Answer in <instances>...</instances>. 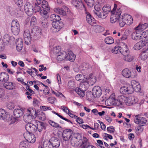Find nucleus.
<instances>
[{
    "instance_id": "nucleus-38",
    "label": "nucleus",
    "mask_w": 148,
    "mask_h": 148,
    "mask_svg": "<svg viewBox=\"0 0 148 148\" xmlns=\"http://www.w3.org/2000/svg\"><path fill=\"white\" fill-rule=\"evenodd\" d=\"M68 54L69 56V60L71 62H73L75 59L76 56L71 51H68Z\"/></svg>"
},
{
    "instance_id": "nucleus-3",
    "label": "nucleus",
    "mask_w": 148,
    "mask_h": 148,
    "mask_svg": "<svg viewBox=\"0 0 148 148\" xmlns=\"http://www.w3.org/2000/svg\"><path fill=\"white\" fill-rule=\"evenodd\" d=\"M11 31L14 35H17L20 32V25L16 20H12L11 23Z\"/></svg>"
},
{
    "instance_id": "nucleus-36",
    "label": "nucleus",
    "mask_w": 148,
    "mask_h": 148,
    "mask_svg": "<svg viewBox=\"0 0 148 148\" xmlns=\"http://www.w3.org/2000/svg\"><path fill=\"white\" fill-rule=\"evenodd\" d=\"M42 145L44 148H54L55 147L47 140L44 141Z\"/></svg>"
},
{
    "instance_id": "nucleus-10",
    "label": "nucleus",
    "mask_w": 148,
    "mask_h": 148,
    "mask_svg": "<svg viewBox=\"0 0 148 148\" xmlns=\"http://www.w3.org/2000/svg\"><path fill=\"white\" fill-rule=\"evenodd\" d=\"M102 90L99 86H95L92 90V94L93 96L95 98H98L101 95Z\"/></svg>"
},
{
    "instance_id": "nucleus-26",
    "label": "nucleus",
    "mask_w": 148,
    "mask_h": 148,
    "mask_svg": "<svg viewBox=\"0 0 148 148\" xmlns=\"http://www.w3.org/2000/svg\"><path fill=\"white\" fill-rule=\"evenodd\" d=\"M122 74L123 77L126 78L131 77L132 75L131 71L127 68H125L122 71Z\"/></svg>"
},
{
    "instance_id": "nucleus-59",
    "label": "nucleus",
    "mask_w": 148,
    "mask_h": 148,
    "mask_svg": "<svg viewBox=\"0 0 148 148\" xmlns=\"http://www.w3.org/2000/svg\"><path fill=\"white\" fill-rule=\"evenodd\" d=\"M36 18L34 16L32 17L31 21L30 24L31 25H35L36 23Z\"/></svg>"
},
{
    "instance_id": "nucleus-60",
    "label": "nucleus",
    "mask_w": 148,
    "mask_h": 148,
    "mask_svg": "<svg viewBox=\"0 0 148 148\" xmlns=\"http://www.w3.org/2000/svg\"><path fill=\"white\" fill-rule=\"evenodd\" d=\"M21 40H20L19 42L20 43L21 42ZM23 47V44H22L21 43H20V45H16V49L18 51H20L22 49Z\"/></svg>"
},
{
    "instance_id": "nucleus-31",
    "label": "nucleus",
    "mask_w": 148,
    "mask_h": 148,
    "mask_svg": "<svg viewBox=\"0 0 148 148\" xmlns=\"http://www.w3.org/2000/svg\"><path fill=\"white\" fill-rule=\"evenodd\" d=\"M148 57V48L143 49L141 54V59L145 60Z\"/></svg>"
},
{
    "instance_id": "nucleus-30",
    "label": "nucleus",
    "mask_w": 148,
    "mask_h": 148,
    "mask_svg": "<svg viewBox=\"0 0 148 148\" xmlns=\"http://www.w3.org/2000/svg\"><path fill=\"white\" fill-rule=\"evenodd\" d=\"M87 79L89 80V82L91 85H93L96 82V77L94 76H92V73L90 74L87 77Z\"/></svg>"
},
{
    "instance_id": "nucleus-62",
    "label": "nucleus",
    "mask_w": 148,
    "mask_h": 148,
    "mask_svg": "<svg viewBox=\"0 0 148 148\" xmlns=\"http://www.w3.org/2000/svg\"><path fill=\"white\" fill-rule=\"evenodd\" d=\"M39 119L40 120L43 121H44L46 119V117L45 113H42L40 114V116H39Z\"/></svg>"
},
{
    "instance_id": "nucleus-15",
    "label": "nucleus",
    "mask_w": 148,
    "mask_h": 148,
    "mask_svg": "<svg viewBox=\"0 0 148 148\" xmlns=\"http://www.w3.org/2000/svg\"><path fill=\"white\" fill-rule=\"evenodd\" d=\"M72 130H64L62 134L63 139L65 141L68 140L72 137Z\"/></svg>"
},
{
    "instance_id": "nucleus-17",
    "label": "nucleus",
    "mask_w": 148,
    "mask_h": 148,
    "mask_svg": "<svg viewBox=\"0 0 148 148\" xmlns=\"http://www.w3.org/2000/svg\"><path fill=\"white\" fill-rule=\"evenodd\" d=\"M56 59L57 61L60 62L66 58L68 55L64 51L58 52L57 54Z\"/></svg>"
},
{
    "instance_id": "nucleus-63",
    "label": "nucleus",
    "mask_w": 148,
    "mask_h": 148,
    "mask_svg": "<svg viewBox=\"0 0 148 148\" xmlns=\"http://www.w3.org/2000/svg\"><path fill=\"white\" fill-rule=\"evenodd\" d=\"M75 116V117L76 118V121L77 122H78L79 123H83V119L79 117H78L77 116Z\"/></svg>"
},
{
    "instance_id": "nucleus-29",
    "label": "nucleus",
    "mask_w": 148,
    "mask_h": 148,
    "mask_svg": "<svg viewBox=\"0 0 148 148\" xmlns=\"http://www.w3.org/2000/svg\"><path fill=\"white\" fill-rule=\"evenodd\" d=\"M14 115L16 117H20L23 116V111L20 109H15L13 111Z\"/></svg>"
},
{
    "instance_id": "nucleus-13",
    "label": "nucleus",
    "mask_w": 148,
    "mask_h": 148,
    "mask_svg": "<svg viewBox=\"0 0 148 148\" xmlns=\"http://www.w3.org/2000/svg\"><path fill=\"white\" fill-rule=\"evenodd\" d=\"M40 18V23L42 27L45 28H47L48 26V22L47 20V18L48 17L47 14L46 15H43Z\"/></svg>"
},
{
    "instance_id": "nucleus-44",
    "label": "nucleus",
    "mask_w": 148,
    "mask_h": 148,
    "mask_svg": "<svg viewBox=\"0 0 148 148\" xmlns=\"http://www.w3.org/2000/svg\"><path fill=\"white\" fill-rule=\"evenodd\" d=\"M105 41L106 43L108 45L111 44L114 42L113 38L110 36L106 38L105 39Z\"/></svg>"
},
{
    "instance_id": "nucleus-6",
    "label": "nucleus",
    "mask_w": 148,
    "mask_h": 148,
    "mask_svg": "<svg viewBox=\"0 0 148 148\" xmlns=\"http://www.w3.org/2000/svg\"><path fill=\"white\" fill-rule=\"evenodd\" d=\"M23 135L28 142L33 143L36 141V138L33 133L27 131L24 133Z\"/></svg>"
},
{
    "instance_id": "nucleus-37",
    "label": "nucleus",
    "mask_w": 148,
    "mask_h": 148,
    "mask_svg": "<svg viewBox=\"0 0 148 148\" xmlns=\"http://www.w3.org/2000/svg\"><path fill=\"white\" fill-rule=\"evenodd\" d=\"M95 14L97 15L99 17L101 18L104 19L107 16V14L103 11L101 12H99L98 11L96 12H95Z\"/></svg>"
},
{
    "instance_id": "nucleus-58",
    "label": "nucleus",
    "mask_w": 148,
    "mask_h": 148,
    "mask_svg": "<svg viewBox=\"0 0 148 148\" xmlns=\"http://www.w3.org/2000/svg\"><path fill=\"white\" fill-rule=\"evenodd\" d=\"M48 101L49 103L51 104H54V102L56 100V99L55 98L53 97H49L48 99Z\"/></svg>"
},
{
    "instance_id": "nucleus-7",
    "label": "nucleus",
    "mask_w": 148,
    "mask_h": 148,
    "mask_svg": "<svg viewBox=\"0 0 148 148\" xmlns=\"http://www.w3.org/2000/svg\"><path fill=\"white\" fill-rule=\"evenodd\" d=\"M121 14V11L120 9H118L111 15L110 22L112 23L116 22L119 19V17Z\"/></svg>"
},
{
    "instance_id": "nucleus-32",
    "label": "nucleus",
    "mask_w": 148,
    "mask_h": 148,
    "mask_svg": "<svg viewBox=\"0 0 148 148\" xmlns=\"http://www.w3.org/2000/svg\"><path fill=\"white\" fill-rule=\"evenodd\" d=\"M29 144L26 141H21L19 145V148H29Z\"/></svg>"
},
{
    "instance_id": "nucleus-39",
    "label": "nucleus",
    "mask_w": 148,
    "mask_h": 148,
    "mask_svg": "<svg viewBox=\"0 0 148 148\" xmlns=\"http://www.w3.org/2000/svg\"><path fill=\"white\" fill-rule=\"evenodd\" d=\"M80 145L82 146V148L86 147L88 145H89L87 139L86 137H84L83 138L82 141V143Z\"/></svg>"
},
{
    "instance_id": "nucleus-50",
    "label": "nucleus",
    "mask_w": 148,
    "mask_h": 148,
    "mask_svg": "<svg viewBox=\"0 0 148 148\" xmlns=\"http://www.w3.org/2000/svg\"><path fill=\"white\" fill-rule=\"evenodd\" d=\"M104 30V28L102 26L99 25L96 26L95 31L97 33H99L102 32Z\"/></svg>"
},
{
    "instance_id": "nucleus-35",
    "label": "nucleus",
    "mask_w": 148,
    "mask_h": 148,
    "mask_svg": "<svg viewBox=\"0 0 148 148\" xmlns=\"http://www.w3.org/2000/svg\"><path fill=\"white\" fill-rule=\"evenodd\" d=\"M148 26V24L147 23H145L142 25L140 23L137 27H136V28L138 29V30H140V32H142V31L147 28Z\"/></svg>"
},
{
    "instance_id": "nucleus-16",
    "label": "nucleus",
    "mask_w": 148,
    "mask_h": 148,
    "mask_svg": "<svg viewBox=\"0 0 148 148\" xmlns=\"http://www.w3.org/2000/svg\"><path fill=\"white\" fill-rule=\"evenodd\" d=\"M49 141L55 147L58 148L60 145V141L56 137H51Z\"/></svg>"
},
{
    "instance_id": "nucleus-14",
    "label": "nucleus",
    "mask_w": 148,
    "mask_h": 148,
    "mask_svg": "<svg viewBox=\"0 0 148 148\" xmlns=\"http://www.w3.org/2000/svg\"><path fill=\"white\" fill-rule=\"evenodd\" d=\"M9 115L3 109H0V120L6 121L9 119Z\"/></svg>"
},
{
    "instance_id": "nucleus-34",
    "label": "nucleus",
    "mask_w": 148,
    "mask_h": 148,
    "mask_svg": "<svg viewBox=\"0 0 148 148\" xmlns=\"http://www.w3.org/2000/svg\"><path fill=\"white\" fill-rule=\"evenodd\" d=\"M134 59V57L130 55V54L124 56L123 58V59L124 60L128 62H132L133 60Z\"/></svg>"
},
{
    "instance_id": "nucleus-48",
    "label": "nucleus",
    "mask_w": 148,
    "mask_h": 148,
    "mask_svg": "<svg viewBox=\"0 0 148 148\" xmlns=\"http://www.w3.org/2000/svg\"><path fill=\"white\" fill-rule=\"evenodd\" d=\"M76 1L79 2V3H77V4L75 5V3L76 2H72V4L74 5V6L77 8H80V6L83 5V3H82V0H75Z\"/></svg>"
},
{
    "instance_id": "nucleus-21",
    "label": "nucleus",
    "mask_w": 148,
    "mask_h": 148,
    "mask_svg": "<svg viewBox=\"0 0 148 148\" xmlns=\"http://www.w3.org/2000/svg\"><path fill=\"white\" fill-rule=\"evenodd\" d=\"M86 20L88 23L91 25L94 26L95 24V19L89 13H86Z\"/></svg>"
},
{
    "instance_id": "nucleus-45",
    "label": "nucleus",
    "mask_w": 148,
    "mask_h": 148,
    "mask_svg": "<svg viewBox=\"0 0 148 148\" xmlns=\"http://www.w3.org/2000/svg\"><path fill=\"white\" fill-rule=\"evenodd\" d=\"M6 107L10 110H12L14 108L15 106L14 103L11 102H9L6 104Z\"/></svg>"
},
{
    "instance_id": "nucleus-24",
    "label": "nucleus",
    "mask_w": 148,
    "mask_h": 148,
    "mask_svg": "<svg viewBox=\"0 0 148 148\" xmlns=\"http://www.w3.org/2000/svg\"><path fill=\"white\" fill-rule=\"evenodd\" d=\"M145 43L142 40L136 43L134 46V48L135 50L141 49L145 45Z\"/></svg>"
},
{
    "instance_id": "nucleus-5",
    "label": "nucleus",
    "mask_w": 148,
    "mask_h": 148,
    "mask_svg": "<svg viewBox=\"0 0 148 148\" xmlns=\"http://www.w3.org/2000/svg\"><path fill=\"white\" fill-rule=\"evenodd\" d=\"M41 28L37 26H35L33 28L31 31L33 33L32 35V39L34 40H37L39 39L41 35Z\"/></svg>"
},
{
    "instance_id": "nucleus-51",
    "label": "nucleus",
    "mask_w": 148,
    "mask_h": 148,
    "mask_svg": "<svg viewBox=\"0 0 148 148\" xmlns=\"http://www.w3.org/2000/svg\"><path fill=\"white\" fill-rule=\"evenodd\" d=\"M85 1L87 5L90 7L93 6L95 2L94 0H85Z\"/></svg>"
},
{
    "instance_id": "nucleus-25",
    "label": "nucleus",
    "mask_w": 148,
    "mask_h": 148,
    "mask_svg": "<svg viewBox=\"0 0 148 148\" xmlns=\"http://www.w3.org/2000/svg\"><path fill=\"white\" fill-rule=\"evenodd\" d=\"M61 24H60L59 23H57L54 22H52V25L53 27L52 29L53 31L55 32H57L59 31L62 27L60 25Z\"/></svg>"
},
{
    "instance_id": "nucleus-9",
    "label": "nucleus",
    "mask_w": 148,
    "mask_h": 148,
    "mask_svg": "<svg viewBox=\"0 0 148 148\" xmlns=\"http://www.w3.org/2000/svg\"><path fill=\"white\" fill-rule=\"evenodd\" d=\"M134 121L136 123L139 124L140 126H144L147 122V120L145 118L139 116L138 115L135 116Z\"/></svg>"
},
{
    "instance_id": "nucleus-47",
    "label": "nucleus",
    "mask_w": 148,
    "mask_h": 148,
    "mask_svg": "<svg viewBox=\"0 0 148 148\" xmlns=\"http://www.w3.org/2000/svg\"><path fill=\"white\" fill-rule=\"evenodd\" d=\"M121 47L115 46L111 50L112 52L116 54L120 53Z\"/></svg>"
},
{
    "instance_id": "nucleus-46",
    "label": "nucleus",
    "mask_w": 148,
    "mask_h": 148,
    "mask_svg": "<svg viewBox=\"0 0 148 148\" xmlns=\"http://www.w3.org/2000/svg\"><path fill=\"white\" fill-rule=\"evenodd\" d=\"M142 39L144 41L148 40V30H146L142 33Z\"/></svg>"
},
{
    "instance_id": "nucleus-57",
    "label": "nucleus",
    "mask_w": 148,
    "mask_h": 148,
    "mask_svg": "<svg viewBox=\"0 0 148 148\" xmlns=\"http://www.w3.org/2000/svg\"><path fill=\"white\" fill-rule=\"evenodd\" d=\"M14 1L16 4L20 7L23 5V1L22 0H14Z\"/></svg>"
},
{
    "instance_id": "nucleus-12",
    "label": "nucleus",
    "mask_w": 148,
    "mask_h": 148,
    "mask_svg": "<svg viewBox=\"0 0 148 148\" xmlns=\"http://www.w3.org/2000/svg\"><path fill=\"white\" fill-rule=\"evenodd\" d=\"M135 31L133 32L131 36L132 38L134 40H137L140 39H142V34H141V32L140 30L135 28Z\"/></svg>"
},
{
    "instance_id": "nucleus-22",
    "label": "nucleus",
    "mask_w": 148,
    "mask_h": 148,
    "mask_svg": "<svg viewBox=\"0 0 148 148\" xmlns=\"http://www.w3.org/2000/svg\"><path fill=\"white\" fill-rule=\"evenodd\" d=\"M64 8L66 9H68V8L65 6H63L62 8H56L54 9V11L56 13L59 14L62 16H65L66 15V12L64 10Z\"/></svg>"
},
{
    "instance_id": "nucleus-2",
    "label": "nucleus",
    "mask_w": 148,
    "mask_h": 148,
    "mask_svg": "<svg viewBox=\"0 0 148 148\" xmlns=\"http://www.w3.org/2000/svg\"><path fill=\"white\" fill-rule=\"evenodd\" d=\"M82 136L80 134L76 133L73 134L71 139V143L73 146H77L82 143Z\"/></svg>"
},
{
    "instance_id": "nucleus-54",
    "label": "nucleus",
    "mask_w": 148,
    "mask_h": 148,
    "mask_svg": "<svg viewBox=\"0 0 148 148\" xmlns=\"http://www.w3.org/2000/svg\"><path fill=\"white\" fill-rule=\"evenodd\" d=\"M82 87L84 89V90H86L88 88L89 84L88 82H84L82 84Z\"/></svg>"
},
{
    "instance_id": "nucleus-11",
    "label": "nucleus",
    "mask_w": 148,
    "mask_h": 148,
    "mask_svg": "<svg viewBox=\"0 0 148 148\" xmlns=\"http://www.w3.org/2000/svg\"><path fill=\"white\" fill-rule=\"evenodd\" d=\"M24 10L28 16H32L34 13L33 7L29 3H27L24 6Z\"/></svg>"
},
{
    "instance_id": "nucleus-61",
    "label": "nucleus",
    "mask_w": 148,
    "mask_h": 148,
    "mask_svg": "<svg viewBox=\"0 0 148 148\" xmlns=\"http://www.w3.org/2000/svg\"><path fill=\"white\" fill-rule=\"evenodd\" d=\"M138 86L134 88V90L136 92H138L140 91L141 88L140 85L139 84H138Z\"/></svg>"
},
{
    "instance_id": "nucleus-18",
    "label": "nucleus",
    "mask_w": 148,
    "mask_h": 148,
    "mask_svg": "<svg viewBox=\"0 0 148 148\" xmlns=\"http://www.w3.org/2000/svg\"><path fill=\"white\" fill-rule=\"evenodd\" d=\"M122 16L124 20L126 22L127 25H130L132 23L133 19L130 15L125 14Z\"/></svg>"
},
{
    "instance_id": "nucleus-56",
    "label": "nucleus",
    "mask_w": 148,
    "mask_h": 148,
    "mask_svg": "<svg viewBox=\"0 0 148 148\" xmlns=\"http://www.w3.org/2000/svg\"><path fill=\"white\" fill-rule=\"evenodd\" d=\"M114 102L115 104H114V105L119 106L122 105L123 102L122 100H121L120 99H115Z\"/></svg>"
},
{
    "instance_id": "nucleus-23",
    "label": "nucleus",
    "mask_w": 148,
    "mask_h": 148,
    "mask_svg": "<svg viewBox=\"0 0 148 148\" xmlns=\"http://www.w3.org/2000/svg\"><path fill=\"white\" fill-rule=\"evenodd\" d=\"M115 98L113 95H111L105 101V103L108 106H114L115 104Z\"/></svg>"
},
{
    "instance_id": "nucleus-20",
    "label": "nucleus",
    "mask_w": 148,
    "mask_h": 148,
    "mask_svg": "<svg viewBox=\"0 0 148 148\" xmlns=\"http://www.w3.org/2000/svg\"><path fill=\"white\" fill-rule=\"evenodd\" d=\"M3 86L7 89L13 90L15 88V84L12 82H6L4 83Z\"/></svg>"
},
{
    "instance_id": "nucleus-27",
    "label": "nucleus",
    "mask_w": 148,
    "mask_h": 148,
    "mask_svg": "<svg viewBox=\"0 0 148 148\" xmlns=\"http://www.w3.org/2000/svg\"><path fill=\"white\" fill-rule=\"evenodd\" d=\"M124 45L122 47H121L120 48V53H121L123 56L126 55L128 54H130V51L127 48V45L124 43Z\"/></svg>"
},
{
    "instance_id": "nucleus-40",
    "label": "nucleus",
    "mask_w": 148,
    "mask_h": 148,
    "mask_svg": "<svg viewBox=\"0 0 148 148\" xmlns=\"http://www.w3.org/2000/svg\"><path fill=\"white\" fill-rule=\"evenodd\" d=\"M49 123L51 126L56 128L61 129V127L58 123H57L53 121L50 120L49 121Z\"/></svg>"
},
{
    "instance_id": "nucleus-52",
    "label": "nucleus",
    "mask_w": 148,
    "mask_h": 148,
    "mask_svg": "<svg viewBox=\"0 0 148 148\" xmlns=\"http://www.w3.org/2000/svg\"><path fill=\"white\" fill-rule=\"evenodd\" d=\"M34 125L32 123H27L25 125V130H29L33 129Z\"/></svg>"
},
{
    "instance_id": "nucleus-43",
    "label": "nucleus",
    "mask_w": 148,
    "mask_h": 148,
    "mask_svg": "<svg viewBox=\"0 0 148 148\" xmlns=\"http://www.w3.org/2000/svg\"><path fill=\"white\" fill-rule=\"evenodd\" d=\"M103 11L107 14L111 10V6L108 4L105 5L102 8Z\"/></svg>"
},
{
    "instance_id": "nucleus-55",
    "label": "nucleus",
    "mask_w": 148,
    "mask_h": 148,
    "mask_svg": "<svg viewBox=\"0 0 148 148\" xmlns=\"http://www.w3.org/2000/svg\"><path fill=\"white\" fill-rule=\"evenodd\" d=\"M17 121V119L16 118L12 117H10V115H9V119L8 121H6L8 122L10 121V123L9 124H13L15 123L16 121Z\"/></svg>"
},
{
    "instance_id": "nucleus-41",
    "label": "nucleus",
    "mask_w": 148,
    "mask_h": 148,
    "mask_svg": "<svg viewBox=\"0 0 148 148\" xmlns=\"http://www.w3.org/2000/svg\"><path fill=\"white\" fill-rule=\"evenodd\" d=\"M75 91L81 97H83L84 96V90H82L79 88H77L75 89Z\"/></svg>"
},
{
    "instance_id": "nucleus-1",
    "label": "nucleus",
    "mask_w": 148,
    "mask_h": 148,
    "mask_svg": "<svg viewBox=\"0 0 148 148\" xmlns=\"http://www.w3.org/2000/svg\"><path fill=\"white\" fill-rule=\"evenodd\" d=\"M139 84L135 80H132L131 82V85H127L121 88L120 92L123 94H131L134 92V88L138 86L137 84Z\"/></svg>"
},
{
    "instance_id": "nucleus-8",
    "label": "nucleus",
    "mask_w": 148,
    "mask_h": 148,
    "mask_svg": "<svg viewBox=\"0 0 148 148\" xmlns=\"http://www.w3.org/2000/svg\"><path fill=\"white\" fill-rule=\"evenodd\" d=\"M42 2L41 6L43 8V10L40 11V14L41 15L48 14V12L50 11V8L48 3L44 0H42Z\"/></svg>"
},
{
    "instance_id": "nucleus-33",
    "label": "nucleus",
    "mask_w": 148,
    "mask_h": 148,
    "mask_svg": "<svg viewBox=\"0 0 148 148\" xmlns=\"http://www.w3.org/2000/svg\"><path fill=\"white\" fill-rule=\"evenodd\" d=\"M34 116L32 114H28L27 115H25L23 117V119L27 123H30L33 120Z\"/></svg>"
},
{
    "instance_id": "nucleus-28",
    "label": "nucleus",
    "mask_w": 148,
    "mask_h": 148,
    "mask_svg": "<svg viewBox=\"0 0 148 148\" xmlns=\"http://www.w3.org/2000/svg\"><path fill=\"white\" fill-rule=\"evenodd\" d=\"M51 20L53 22H54L57 23H59L60 24H62V22H59L61 20L60 16L58 15L55 14H52L50 16Z\"/></svg>"
},
{
    "instance_id": "nucleus-64",
    "label": "nucleus",
    "mask_w": 148,
    "mask_h": 148,
    "mask_svg": "<svg viewBox=\"0 0 148 148\" xmlns=\"http://www.w3.org/2000/svg\"><path fill=\"white\" fill-rule=\"evenodd\" d=\"M3 38L4 41H6L8 42L9 40L10 39V37L9 35L8 34H5Z\"/></svg>"
},
{
    "instance_id": "nucleus-4",
    "label": "nucleus",
    "mask_w": 148,
    "mask_h": 148,
    "mask_svg": "<svg viewBox=\"0 0 148 148\" xmlns=\"http://www.w3.org/2000/svg\"><path fill=\"white\" fill-rule=\"evenodd\" d=\"M32 33L28 29H25L23 33V38L25 40V43L27 45L31 43V40L32 39Z\"/></svg>"
},
{
    "instance_id": "nucleus-19",
    "label": "nucleus",
    "mask_w": 148,
    "mask_h": 148,
    "mask_svg": "<svg viewBox=\"0 0 148 148\" xmlns=\"http://www.w3.org/2000/svg\"><path fill=\"white\" fill-rule=\"evenodd\" d=\"M9 79L8 74L6 72L0 73V81L5 83L8 81Z\"/></svg>"
},
{
    "instance_id": "nucleus-53",
    "label": "nucleus",
    "mask_w": 148,
    "mask_h": 148,
    "mask_svg": "<svg viewBox=\"0 0 148 148\" xmlns=\"http://www.w3.org/2000/svg\"><path fill=\"white\" fill-rule=\"evenodd\" d=\"M37 4L38 5H37L36 3H35L34 7L35 12H37L40 11H40L42 10H41L40 6L38 5H40V4H38V3Z\"/></svg>"
},
{
    "instance_id": "nucleus-49",
    "label": "nucleus",
    "mask_w": 148,
    "mask_h": 148,
    "mask_svg": "<svg viewBox=\"0 0 148 148\" xmlns=\"http://www.w3.org/2000/svg\"><path fill=\"white\" fill-rule=\"evenodd\" d=\"M119 25L121 27H123L125 24H126V22L124 20L123 16L121 18H119Z\"/></svg>"
},
{
    "instance_id": "nucleus-42",
    "label": "nucleus",
    "mask_w": 148,
    "mask_h": 148,
    "mask_svg": "<svg viewBox=\"0 0 148 148\" xmlns=\"http://www.w3.org/2000/svg\"><path fill=\"white\" fill-rule=\"evenodd\" d=\"M129 100L130 102L132 104L137 103L138 101V99L137 98L134 96H132L130 97Z\"/></svg>"
}]
</instances>
